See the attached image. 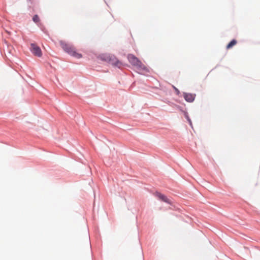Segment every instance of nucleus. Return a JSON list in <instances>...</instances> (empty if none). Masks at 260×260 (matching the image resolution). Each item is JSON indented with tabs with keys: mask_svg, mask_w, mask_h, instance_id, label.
Returning <instances> with one entry per match:
<instances>
[{
	"mask_svg": "<svg viewBox=\"0 0 260 260\" xmlns=\"http://www.w3.org/2000/svg\"><path fill=\"white\" fill-rule=\"evenodd\" d=\"M30 50L35 55L38 57H41L42 55L41 48L34 43L31 44Z\"/></svg>",
	"mask_w": 260,
	"mask_h": 260,
	"instance_id": "7ed1b4c3",
	"label": "nucleus"
},
{
	"mask_svg": "<svg viewBox=\"0 0 260 260\" xmlns=\"http://www.w3.org/2000/svg\"><path fill=\"white\" fill-rule=\"evenodd\" d=\"M187 119H188V120L189 121V122L190 123V124L191 125V122L190 120L188 118V116H187Z\"/></svg>",
	"mask_w": 260,
	"mask_h": 260,
	"instance_id": "1a4fd4ad",
	"label": "nucleus"
},
{
	"mask_svg": "<svg viewBox=\"0 0 260 260\" xmlns=\"http://www.w3.org/2000/svg\"><path fill=\"white\" fill-rule=\"evenodd\" d=\"M32 20L33 21L35 22V23H38L40 21V18L38 16V15H35L33 18H32Z\"/></svg>",
	"mask_w": 260,
	"mask_h": 260,
	"instance_id": "6e6552de",
	"label": "nucleus"
},
{
	"mask_svg": "<svg viewBox=\"0 0 260 260\" xmlns=\"http://www.w3.org/2000/svg\"><path fill=\"white\" fill-rule=\"evenodd\" d=\"M59 43L62 49L71 55L77 58H80L82 57V54L77 52L76 49L73 46L67 44L63 41H60Z\"/></svg>",
	"mask_w": 260,
	"mask_h": 260,
	"instance_id": "f03ea898",
	"label": "nucleus"
},
{
	"mask_svg": "<svg viewBox=\"0 0 260 260\" xmlns=\"http://www.w3.org/2000/svg\"><path fill=\"white\" fill-rule=\"evenodd\" d=\"M107 60L112 65L116 66L118 68H120L122 65V63L114 56H108Z\"/></svg>",
	"mask_w": 260,
	"mask_h": 260,
	"instance_id": "20e7f679",
	"label": "nucleus"
},
{
	"mask_svg": "<svg viewBox=\"0 0 260 260\" xmlns=\"http://www.w3.org/2000/svg\"><path fill=\"white\" fill-rule=\"evenodd\" d=\"M155 197L158 198L159 200L162 201L166 202L168 204H171V202L170 199H169L165 195L161 194L159 192H156L154 193Z\"/></svg>",
	"mask_w": 260,
	"mask_h": 260,
	"instance_id": "39448f33",
	"label": "nucleus"
},
{
	"mask_svg": "<svg viewBox=\"0 0 260 260\" xmlns=\"http://www.w3.org/2000/svg\"><path fill=\"white\" fill-rule=\"evenodd\" d=\"M128 59L132 65L135 66L139 72H148L147 67L135 56L133 54L128 55Z\"/></svg>",
	"mask_w": 260,
	"mask_h": 260,
	"instance_id": "f257e3e1",
	"label": "nucleus"
},
{
	"mask_svg": "<svg viewBox=\"0 0 260 260\" xmlns=\"http://www.w3.org/2000/svg\"><path fill=\"white\" fill-rule=\"evenodd\" d=\"M237 41L235 39L232 40L226 46V49H229L232 48L237 44Z\"/></svg>",
	"mask_w": 260,
	"mask_h": 260,
	"instance_id": "0eeeda50",
	"label": "nucleus"
},
{
	"mask_svg": "<svg viewBox=\"0 0 260 260\" xmlns=\"http://www.w3.org/2000/svg\"><path fill=\"white\" fill-rule=\"evenodd\" d=\"M196 94L189 93H183V97L187 102L191 103L194 101L196 98Z\"/></svg>",
	"mask_w": 260,
	"mask_h": 260,
	"instance_id": "423d86ee",
	"label": "nucleus"
}]
</instances>
